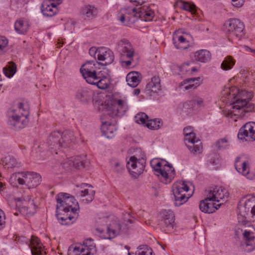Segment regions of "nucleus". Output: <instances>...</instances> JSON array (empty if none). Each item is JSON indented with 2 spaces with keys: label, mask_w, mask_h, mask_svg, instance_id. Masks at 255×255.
Listing matches in <instances>:
<instances>
[{
  "label": "nucleus",
  "mask_w": 255,
  "mask_h": 255,
  "mask_svg": "<svg viewBox=\"0 0 255 255\" xmlns=\"http://www.w3.org/2000/svg\"><path fill=\"white\" fill-rule=\"evenodd\" d=\"M57 218L62 225H70L78 218L79 209L74 197L67 193H60L56 196Z\"/></svg>",
  "instance_id": "obj_1"
},
{
  "label": "nucleus",
  "mask_w": 255,
  "mask_h": 255,
  "mask_svg": "<svg viewBox=\"0 0 255 255\" xmlns=\"http://www.w3.org/2000/svg\"><path fill=\"white\" fill-rule=\"evenodd\" d=\"M238 91L236 89V92H234L233 89L227 88L224 90L222 95H227L226 98L229 100H231L230 105L232 106L233 112L244 117L247 116L246 115L252 112L254 109V105L249 102L253 95L252 92L247 91Z\"/></svg>",
  "instance_id": "obj_2"
},
{
  "label": "nucleus",
  "mask_w": 255,
  "mask_h": 255,
  "mask_svg": "<svg viewBox=\"0 0 255 255\" xmlns=\"http://www.w3.org/2000/svg\"><path fill=\"white\" fill-rule=\"evenodd\" d=\"M131 217L130 213L125 215L124 223L121 224L118 221H113L108 226L103 227H98L96 230L101 235L102 237L104 239H111L116 237L120 233H125L128 230L127 223H132V221L130 219Z\"/></svg>",
  "instance_id": "obj_3"
},
{
  "label": "nucleus",
  "mask_w": 255,
  "mask_h": 255,
  "mask_svg": "<svg viewBox=\"0 0 255 255\" xmlns=\"http://www.w3.org/2000/svg\"><path fill=\"white\" fill-rule=\"evenodd\" d=\"M28 111L20 103L16 109H11L8 111V124L15 130L24 128L28 123Z\"/></svg>",
  "instance_id": "obj_4"
},
{
  "label": "nucleus",
  "mask_w": 255,
  "mask_h": 255,
  "mask_svg": "<svg viewBox=\"0 0 255 255\" xmlns=\"http://www.w3.org/2000/svg\"><path fill=\"white\" fill-rule=\"evenodd\" d=\"M150 164L155 174L163 183H170L174 178V169L172 165L166 160L154 159L151 161Z\"/></svg>",
  "instance_id": "obj_5"
},
{
  "label": "nucleus",
  "mask_w": 255,
  "mask_h": 255,
  "mask_svg": "<svg viewBox=\"0 0 255 255\" xmlns=\"http://www.w3.org/2000/svg\"><path fill=\"white\" fill-rule=\"evenodd\" d=\"M226 33L232 37L240 39L245 34V26L242 22L238 19H231L224 24Z\"/></svg>",
  "instance_id": "obj_6"
},
{
  "label": "nucleus",
  "mask_w": 255,
  "mask_h": 255,
  "mask_svg": "<svg viewBox=\"0 0 255 255\" xmlns=\"http://www.w3.org/2000/svg\"><path fill=\"white\" fill-rule=\"evenodd\" d=\"M189 190L185 182H177L173 185L172 191L174 196V205L179 207L186 203L189 197H187L185 193Z\"/></svg>",
  "instance_id": "obj_7"
},
{
  "label": "nucleus",
  "mask_w": 255,
  "mask_h": 255,
  "mask_svg": "<svg viewBox=\"0 0 255 255\" xmlns=\"http://www.w3.org/2000/svg\"><path fill=\"white\" fill-rule=\"evenodd\" d=\"M96 246L94 241L91 239H87L83 242V245L70 247L68 250V255H91L96 252Z\"/></svg>",
  "instance_id": "obj_8"
},
{
  "label": "nucleus",
  "mask_w": 255,
  "mask_h": 255,
  "mask_svg": "<svg viewBox=\"0 0 255 255\" xmlns=\"http://www.w3.org/2000/svg\"><path fill=\"white\" fill-rule=\"evenodd\" d=\"M128 109L127 102L125 100L115 99L108 103L106 112L108 115L114 118L118 115H123Z\"/></svg>",
  "instance_id": "obj_9"
},
{
  "label": "nucleus",
  "mask_w": 255,
  "mask_h": 255,
  "mask_svg": "<svg viewBox=\"0 0 255 255\" xmlns=\"http://www.w3.org/2000/svg\"><path fill=\"white\" fill-rule=\"evenodd\" d=\"M20 176L17 178V182L20 185H25L28 188H33L40 184L41 176L40 174L33 172L19 173Z\"/></svg>",
  "instance_id": "obj_10"
},
{
  "label": "nucleus",
  "mask_w": 255,
  "mask_h": 255,
  "mask_svg": "<svg viewBox=\"0 0 255 255\" xmlns=\"http://www.w3.org/2000/svg\"><path fill=\"white\" fill-rule=\"evenodd\" d=\"M145 164L144 159H137L136 157L132 156L127 162V167L132 177L137 178L142 173L145 167Z\"/></svg>",
  "instance_id": "obj_11"
},
{
  "label": "nucleus",
  "mask_w": 255,
  "mask_h": 255,
  "mask_svg": "<svg viewBox=\"0 0 255 255\" xmlns=\"http://www.w3.org/2000/svg\"><path fill=\"white\" fill-rule=\"evenodd\" d=\"M61 132L59 131L52 132L49 136L47 144L51 152L58 153L57 150L63 147V142L61 139Z\"/></svg>",
  "instance_id": "obj_12"
},
{
  "label": "nucleus",
  "mask_w": 255,
  "mask_h": 255,
  "mask_svg": "<svg viewBox=\"0 0 255 255\" xmlns=\"http://www.w3.org/2000/svg\"><path fill=\"white\" fill-rule=\"evenodd\" d=\"M95 63H97V61H88L83 64L80 69V72L87 82L91 81V78H93L98 73L96 71Z\"/></svg>",
  "instance_id": "obj_13"
},
{
  "label": "nucleus",
  "mask_w": 255,
  "mask_h": 255,
  "mask_svg": "<svg viewBox=\"0 0 255 255\" xmlns=\"http://www.w3.org/2000/svg\"><path fill=\"white\" fill-rule=\"evenodd\" d=\"M117 50L123 56L131 59L134 53V49L130 43L126 39L120 41L117 45Z\"/></svg>",
  "instance_id": "obj_14"
},
{
  "label": "nucleus",
  "mask_w": 255,
  "mask_h": 255,
  "mask_svg": "<svg viewBox=\"0 0 255 255\" xmlns=\"http://www.w3.org/2000/svg\"><path fill=\"white\" fill-rule=\"evenodd\" d=\"M238 137L240 139H244L250 137L255 140V123L249 122L245 124L239 130Z\"/></svg>",
  "instance_id": "obj_15"
},
{
  "label": "nucleus",
  "mask_w": 255,
  "mask_h": 255,
  "mask_svg": "<svg viewBox=\"0 0 255 255\" xmlns=\"http://www.w3.org/2000/svg\"><path fill=\"white\" fill-rule=\"evenodd\" d=\"M213 202L212 199L207 195L206 198L200 201V210L205 213L211 214L215 212L223 204L220 203L216 205Z\"/></svg>",
  "instance_id": "obj_16"
},
{
  "label": "nucleus",
  "mask_w": 255,
  "mask_h": 255,
  "mask_svg": "<svg viewBox=\"0 0 255 255\" xmlns=\"http://www.w3.org/2000/svg\"><path fill=\"white\" fill-rule=\"evenodd\" d=\"M208 195L213 201L219 202L221 200H227L229 197V193L225 188L216 186L209 191Z\"/></svg>",
  "instance_id": "obj_17"
},
{
  "label": "nucleus",
  "mask_w": 255,
  "mask_h": 255,
  "mask_svg": "<svg viewBox=\"0 0 255 255\" xmlns=\"http://www.w3.org/2000/svg\"><path fill=\"white\" fill-rule=\"evenodd\" d=\"M87 83L91 85H95L100 89H107L109 84L110 81L108 77L106 75H103L102 71L98 72L93 78H91V81H89Z\"/></svg>",
  "instance_id": "obj_18"
},
{
  "label": "nucleus",
  "mask_w": 255,
  "mask_h": 255,
  "mask_svg": "<svg viewBox=\"0 0 255 255\" xmlns=\"http://www.w3.org/2000/svg\"><path fill=\"white\" fill-rule=\"evenodd\" d=\"M241 158L238 157L235 161V167L236 170L243 175L246 176L248 179L252 180L255 178V175L253 173L249 172V163L247 161H241Z\"/></svg>",
  "instance_id": "obj_19"
},
{
  "label": "nucleus",
  "mask_w": 255,
  "mask_h": 255,
  "mask_svg": "<svg viewBox=\"0 0 255 255\" xmlns=\"http://www.w3.org/2000/svg\"><path fill=\"white\" fill-rule=\"evenodd\" d=\"M134 16L136 17H139L145 21H148L152 20L154 16V12L148 5L144 4L137 9H136Z\"/></svg>",
  "instance_id": "obj_20"
},
{
  "label": "nucleus",
  "mask_w": 255,
  "mask_h": 255,
  "mask_svg": "<svg viewBox=\"0 0 255 255\" xmlns=\"http://www.w3.org/2000/svg\"><path fill=\"white\" fill-rule=\"evenodd\" d=\"M23 205L20 208L19 212L21 214L26 216H32L36 212V206L33 201L31 200L29 196L23 198Z\"/></svg>",
  "instance_id": "obj_21"
},
{
  "label": "nucleus",
  "mask_w": 255,
  "mask_h": 255,
  "mask_svg": "<svg viewBox=\"0 0 255 255\" xmlns=\"http://www.w3.org/2000/svg\"><path fill=\"white\" fill-rule=\"evenodd\" d=\"M114 55L110 49L106 47H100L98 55V60L104 61V65H109L114 60Z\"/></svg>",
  "instance_id": "obj_22"
},
{
  "label": "nucleus",
  "mask_w": 255,
  "mask_h": 255,
  "mask_svg": "<svg viewBox=\"0 0 255 255\" xmlns=\"http://www.w3.org/2000/svg\"><path fill=\"white\" fill-rule=\"evenodd\" d=\"M175 217L173 212L171 210H164L162 212L161 225L163 228L173 229L175 225Z\"/></svg>",
  "instance_id": "obj_23"
},
{
  "label": "nucleus",
  "mask_w": 255,
  "mask_h": 255,
  "mask_svg": "<svg viewBox=\"0 0 255 255\" xmlns=\"http://www.w3.org/2000/svg\"><path fill=\"white\" fill-rule=\"evenodd\" d=\"M93 95V91L86 87L79 88L75 94L76 98L83 103H87L90 101Z\"/></svg>",
  "instance_id": "obj_24"
},
{
  "label": "nucleus",
  "mask_w": 255,
  "mask_h": 255,
  "mask_svg": "<svg viewBox=\"0 0 255 255\" xmlns=\"http://www.w3.org/2000/svg\"><path fill=\"white\" fill-rule=\"evenodd\" d=\"M41 10L43 14L46 16H54L58 11L57 7L55 6L52 0H46L43 2L41 6Z\"/></svg>",
  "instance_id": "obj_25"
},
{
  "label": "nucleus",
  "mask_w": 255,
  "mask_h": 255,
  "mask_svg": "<svg viewBox=\"0 0 255 255\" xmlns=\"http://www.w3.org/2000/svg\"><path fill=\"white\" fill-rule=\"evenodd\" d=\"M80 12L84 19L90 20L97 16L98 10L94 6L88 4L83 6Z\"/></svg>",
  "instance_id": "obj_26"
},
{
  "label": "nucleus",
  "mask_w": 255,
  "mask_h": 255,
  "mask_svg": "<svg viewBox=\"0 0 255 255\" xmlns=\"http://www.w3.org/2000/svg\"><path fill=\"white\" fill-rule=\"evenodd\" d=\"M63 166L67 170L72 169L73 168L80 169L85 167L84 162L81 156L71 157L67 161L63 163Z\"/></svg>",
  "instance_id": "obj_27"
},
{
  "label": "nucleus",
  "mask_w": 255,
  "mask_h": 255,
  "mask_svg": "<svg viewBox=\"0 0 255 255\" xmlns=\"http://www.w3.org/2000/svg\"><path fill=\"white\" fill-rule=\"evenodd\" d=\"M161 90L160 79L158 76H153L151 81L146 85L145 90L146 92L152 95L153 93H157Z\"/></svg>",
  "instance_id": "obj_28"
},
{
  "label": "nucleus",
  "mask_w": 255,
  "mask_h": 255,
  "mask_svg": "<svg viewBox=\"0 0 255 255\" xmlns=\"http://www.w3.org/2000/svg\"><path fill=\"white\" fill-rule=\"evenodd\" d=\"M103 120V119H102ZM101 130L103 134L108 138H111L114 136L117 131L116 126L108 121H102Z\"/></svg>",
  "instance_id": "obj_29"
},
{
  "label": "nucleus",
  "mask_w": 255,
  "mask_h": 255,
  "mask_svg": "<svg viewBox=\"0 0 255 255\" xmlns=\"http://www.w3.org/2000/svg\"><path fill=\"white\" fill-rule=\"evenodd\" d=\"M172 40L175 47L178 49L185 50L189 46V42L182 35H178L175 32Z\"/></svg>",
  "instance_id": "obj_30"
},
{
  "label": "nucleus",
  "mask_w": 255,
  "mask_h": 255,
  "mask_svg": "<svg viewBox=\"0 0 255 255\" xmlns=\"http://www.w3.org/2000/svg\"><path fill=\"white\" fill-rule=\"evenodd\" d=\"M141 80V75L140 73L136 71H132L128 73L126 77V81L128 84L132 87H136Z\"/></svg>",
  "instance_id": "obj_31"
},
{
  "label": "nucleus",
  "mask_w": 255,
  "mask_h": 255,
  "mask_svg": "<svg viewBox=\"0 0 255 255\" xmlns=\"http://www.w3.org/2000/svg\"><path fill=\"white\" fill-rule=\"evenodd\" d=\"M83 187H92L91 185L88 184H83ZM95 191L91 188L90 189H85L84 190L81 191L79 193V196L81 197V199L86 203L92 201L94 198Z\"/></svg>",
  "instance_id": "obj_32"
},
{
  "label": "nucleus",
  "mask_w": 255,
  "mask_h": 255,
  "mask_svg": "<svg viewBox=\"0 0 255 255\" xmlns=\"http://www.w3.org/2000/svg\"><path fill=\"white\" fill-rule=\"evenodd\" d=\"M31 251L32 255H45L42 250V245L37 237L32 236L30 241Z\"/></svg>",
  "instance_id": "obj_33"
},
{
  "label": "nucleus",
  "mask_w": 255,
  "mask_h": 255,
  "mask_svg": "<svg viewBox=\"0 0 255 255\" xmlns=\"http://www.w3.org/2000/svg\"><path fill=\"white\" fill-rule=\"evenodd\" d=\"M61 139L63 142V148L70 147L72 143L75 142V137L72 131L70 130H65L62 133H61Z\"/></svg>",
  "instance_id": "obj_34"
},
{
  "label": "nucleus",
  "mask_w": 255,
  "mask_h": 255,
  "mask_svg": "<svg viewBox=\"0 0 255 255\" xmlns=\"http://www.w3.org/2000/svg\"><path fill=\"white\" fill-rule=\"evenodd\" d=\"M0 163L5 166L7 168H13L20 166V163L12 156H7L1 159Z\"/></svg>",
  "instance_id": "obj_35"
},
{
  "label": "nucleus",
  "mask_w": 255,
  "mask_h": 255,
  "mask_svg": "<svg viewBox=\"0 0 255 255\" xmlns=\"http://www.w3.org/2000/svg\"><path fill=\"white\" fill-rule=\"evenodd\" d=\"M194 57L196 61L205 63L210 59L211 54L208 50L201 49L195 53Z\"/></svg>",
  "instance_id": "obj_36"
},
{
  "label": "nucleus",
  "mask_w": 255,
  "mask_h": 255,
  "mask_svg": "<svg viewBox=\"0 0 255 255\" xmlns=\"http://www.w3.org/2000/svg\"><path fill=\"white\" fill-rule=\"evenodd\" d=\"M29 27V25L28 22L22 19L17 20L14 24L15 30L19 34H25Z\"/></svg>",
  "instance_id": "obj_37"
},
{
  "label": "nucleus",
  "mask_w": 255,
  "mask_h": 255,
  "mask_svg": "<svg viewBox=\"0 0 255 255\" xmlns=\"http://www.w3.org/2000/svg\"><path fill=\"white\" fill-rule=\"evenodd\" d=\"M184 84L186 85L184 88L186 90L194 89L201 83L200 77L188 78L184 80Z\"/></svg>",
  "instance_id": "obj_38"
},
{
  "label": "nucleus",
  "mask_w": 255,
  "mask_h": 255,
  "mask_svg": "<svg viewBox=\"0 0 255 255\" xmlns=\"http://www.w3.org/2000/svg\"><path fill=\"white\" fill-rule=\"evenodd\" d=\"M16 72V65L13 62H9L3 68V74L8 78H11Z\"/></svg>",
  "instance_id": "obj_39"
},
{
  "label": "nucleus",
  "mask_w": 255,
  "mask_h": 255,
  "mask_svg": "<svg viewBox=\"0 0 255 255\" xmlns=\"http://www.w3.org/2000/svg\"><path fill=\"white\" fill-rule=\"evenodd\" d=\"M243 236L246 241V246H251L254 248L255 247V237L254 233L246 230L243 233Z\"/></svg>",
  "instance_id": "obj_40"
},
{
  "label": "nucleus",
  "mask_w": 255,
  "mask_h": 255,
  "mask_svg": "<svg viewBox=\"0 0 255 255\" xmlns=\"http://www.w3.org/2000/svg\"><path fill=\"white\" fill-rule=\"evenodd\" d=\"M235 60L231 56L226 57L221 64V68L224 70L231 69L235 64Z\"/></svg>",
  "instance_id": "obj_41"
},
{
  "label": "nucleus",
  "mask_w": 255,
  "mask_h": 255,
  "mask_svg": "<svg viewBox=\"0 0 255 255\" xmlns=\"http://www.w3.org/2000/svg\"><path fill=\"white\" fill-rule=\"evenodd\" d=\"M145 126L148 128L155 130L158 129L160 128L161 126V123L159 119H157L150 120H148Z\"/></svg>",
  "instance_id": "obj_42"
},
{
  "label": "nucleus",
  "mask_w": 255,
  "mask_h": 255,
  "mask_svg": "<svg viewBox=\"0 0 255 255\" xmlns=\"http://www.w3.org/2000/svg\"><path fill=\"white\" fill-rule=\"evenodd\" d=\"M135 255H152V250L146 245H141L138 247Z\"/></svg>",
  "instance_id": "obj_43"
},
{
  "label": "nucleus",
  "mask_w": 255,
  "mask_h": 255,
  "mask_svg": "<svg viewBox=\"0 0 255 255\" xmlns=\"http://www.w3.org/2000/svg\"><path fill=\"white\" fill-rule=\"evenodd\" d=\"M134 118L136 123L137 124L146 125L148 117L144 113H140L137 114Z\"/></svg>",
  "instance_id": "obj_44"
},
{
  "label": "nucleus",
  "mask_w": 255,
  "mask_h": 255,
  "mask_svg": "<svg viewBox=\"0 0 255 255\" xmlns=\"http://www.w3.org/2000/svg\"><path fill=\"white\" fill-rule=\"evenodd\" d=\"M215 147L218 150L225 149L229 147L228 140L225 138L218 140L215 144Z\"/></svg>",
  "instance_id": "obj_45"
},
{
  "label": "nucleus",
  "mask_w": 255,
  "mask_h": 255,
  "mask_svg": "<svg viewBox=\"0 0 255 255\" xmlns=\"http://www.w3.org/2000/svg\"><path fill=\"white\" fill-rule=\"evenodd\" d=\"M136 11V8H132L130 10L128 8H124L121 9V12L122 13V14L120 17V20L122 22H124L125 21V18L126 17V16L125 15H126L127 14H131V13L134 14Z\"/></svg>",
  "instance_id": "obj_46"
},
{
  "label": "nucleus",
  "mask_w": 255,
  "mask_h": 255,
  "mask_svg": "<svg viewBox=\"0 0 255 255\" xmlns=\"http://www.w3.org/2000/svg\"><path fill=\"white\" fill-rule=\"evenodd\" d=\"M181 7L185 10L188 11L192 13H194L196 11V6L193 3H190L188 2H182Z\"/></svg>",
  "instance_id": "obj_47"
},
{
  "label": "nucleus",
  "mask_w": 255,
  "mask_h": 255,
  "mask_svg": "<svg viewBox=\"0 0 255 255\" xmlns=\"http://www.w3.org/2000/svg\"><path fill=\"white\" fill-rule=\"evenodd\" d=\"M248 202H246L244 205H240L238 207L239 214L241 216H245L250 211V208L247 207Z\"/></svg>",
  "instance_id": "obj_48"
},
{
  "label": "nucleus",
  "mask_w": 255,
  "mask_h": 255,
  "mask_svg": "<svg viewBox=\"0 0 255 255\" xmlns=\"http://www.w3.org/2000/svg\"><path fill=\"white\" fill-rule=\"evenodd\" d=\"M199 144H197L196 145H195L194 143H192V145L191 146H188V147L189 149L190 150L191 152L195 153H197V152H200V150L202 149V146H201V142H200V141L198 140V142Z\"/></svg>",
  "instance_id": "obj_49"
},
{
  "label": "nucleus",
  "mask_w": 255,
  "mask_h": 255,
  "mask_svg": "<svg viewBox=\"0 0 255 255\" xmlns=\"http://www.w3.org/2000/svg\"><path fill=\"white\" fill-rule=\"evenodd\" d=\"M196 137L195 136V134H193L192 135H189L188 136V137H187V136H184L185 141V142L188 141V142H189V143H195V142L198 143V139L196 140Z\"/></svg>",
  "instance_id": "obj_50"
},
{
  "label": "nucleus",
  "mask_w": 255,
  "mask_h": 255,
  "mask_svg": "<svg viewBox=\"0 0 255 255\" xmlns=\"http://www.w3.org/2000/svg\"><path fill=\"white\" fill-rule=\"evenodd\" d=\"M8 44V40L3 36H0V51H2Z\"/></svg>",
  "instance_id": "obj_51"
},
{
  "label": "nucleus",
  "mask_w": 255,
  "mask_h": 255,
  "mask_svg": "<svg viewBox=\"0 0 255 255\" xmlns=\"http://www.w3.org/2000/svg\"><path fill=\"white\" fill-rule=\"evenodd\" d=\"M99 48H97L95 47H92L89 49V54L91 56L94 57L95 59H98V55L99 53Z\"/></svg>",
  "instance_id": "obj_52"
},
{
  "label": "nucleus",
  "mask_w": 255,
  "mask_h": 255,
  "mask_svg": "<svg viewBox=\"0 0 255 255\" xmlns=\"http://www.w3.org/2000/svg\"><path fill=\"white\" fill-rule=\"evenodd\" d=\"M183 134L184 135V136H187V137H188V136L189 135H192L193 134H195V133L193 132V131L192 128L190 126L185 127L183 129Z\"/></svg>",
  "instance_id": "obj_53"
},
{
  "label": "nucleus",
  "mask_w": 255,
  "mask_h": 255,
  "mask_svg": "<svg viewBox=\"0 0 255 255\" xmlns=\"http://www.w3.org/2000/svg\"><path fill=\"white\" fill-rule=\"evenodd\" d=\"M5 224L4 212L0 209V230L4 227Z\"/></svg>",
  "instance_id": "obj_54"
},
{
  "label": "nucleus",
  "mask_w": 255,
  "mask_h": 255,
  "mask_svg": "<svg viewBox=\"0 0 255 255\" xmlns=\"http://www.w3.org/2000/svg\"><path fill=\"white\" fill-rule=\"evenodd\" d=\"M232 4L233 6L236 7H241L244 3V0H232Z\"/></svg>",
  "instance_id": "obj_55"
},
{
  "label": "nucleus",
  "mask_w": 255,
  "mask_h": 255,
  "mask_svg": "<svg viewBox=\"0 0 255 255\" xmlns=\"http://www.w3.org/2000/svg\"><path fill=\"white\" fill-rule=\"evenodd\" d=\"M193 102L197 106L201 107L203 105V100L200 97H196L193 100Z\"/></svg>",
  "instance_id": "obj_56"
},
{
  "label": "nucleus",
  "mask_w": 255,
  "mask_h": 255,
  "mask_svg": "<svg viewBox=\"0 0 255 255\" xmlns=\"http://www.w3.org/2000/svg\"><path fill=\"white\" fill-rule=\"evenodd\" d=\"M122 170L123 168L121 166V164L118 162H115L114 167V171L117 173H119L122 172Z\"/></svg>",
  "instance_id": "obj_57"
},
{
  "label": "nucleus",
  "mask_w": 255,
  "mask_h": 255,
  "mask_svg": "<svg viewBox=\"0 0 255 255\" xmlns=\"http://www.w3.org/2000/svg\"><path fill=\"white\" fill-rule=\"evenodd\" d=\"M191 107L188 102H185L183 104V110L185 112H187V109H190Z\"/></svg>",
  "instance_id": "obj_58"
},
{
  "label": "nucleus",
  "mask_w": 255,
  "mask_h": 255,
  "mask_svg": "<svg viewBox=\"0 0 255 255\" xmlns=\"http://www.w3.org/2000/svg\"><path fill=\"white\" fill-rule=\"evenodd\" d=\"M108 218L107 217H103L101 219H99V221H98V224H104L105 225V223H106L107 222Z\"/></svg>",
  "instance_id": "obj_59"
},
{
  "label": "nucleus",
  "mask_w": 255,
  "mask_h": 255,
  "mask_svg": "<svg viewBox=\"0 0 255 255\" xmlns=\"http://www.w3.org/2000/svg\"><path fill=\"white\" fill-rule=\"evenodd\" d=\"M140 91L139 89H135L133 90V94L134 95H138L140 93Z\"/></svg>",
  "instance_id": "obj_60"
},
{
  "label": "nucleus",
  "mask_w": 255,
  "mask_h": 255,
  "mask_svg": "<svg viewBox=\"0 0 255 255\" xmlns=\"http://www.w3.org/2000/svg\"><path fill=\"white\" fill-rule=\"evenodd\" d=\"M130 1H133V2H136V3H137V4H136V5H137V4H139V5H141L143 4V1H137V0H129Z\"/></svg>",
  "instance_id": "obj_61"
},
{
  "label": "nucleus",
  "mask_w": 255,
  "mask_h": 255,
  "mask_svg": "<svg viewBox=\"0 0 255 255\" xmlns=\"http://www.w3.org/2000/svg\"><path fill=\"white\" fill-rule=\"evenodd\" d=\"M125 63H126V66H129L131 65V60H128V61H125Z\"/></svg>",
  "instance_id": "obj_62"
},
{
  "label": "nucleus",
  "mask_w": 255,
  "mask_h": 255,
  "mask_svg": "<svg viewBox=\"0 0 255 255\" xmlns=\"http://www.w3.org/2000/svg\"><path fill=\"white\" fill-rule=\"evenodd\" d=\"M251 213L253 215H255V206H254L251 209Z\"/></svg>",
  "instance_id": "obj_63"
},
{
  "label": "nucleus",
  "mask_w": 255,
  "mask_h": 255,
  "mask_svg": "<svg viewBox=\"0 0 255 255\" xmlns=\"http://www.w3.org/2000/svg\"><path fill=\"white\" fill-rule=\"evenodd\" d=\"M197 71V69L195 67H192L191 68V72H195Z\"/></svg>",
  "instance_id": "obj_64"
}]
</instances>
